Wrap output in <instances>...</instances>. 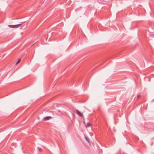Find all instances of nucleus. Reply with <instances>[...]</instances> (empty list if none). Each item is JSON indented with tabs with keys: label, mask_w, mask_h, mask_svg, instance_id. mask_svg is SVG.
<instances>
[{
	"label": "nucleus",
	"mask_w": 154,
	"mask_h": 154,
	"mask_svg": "<svg viewBox=\"0 0 154 154\" xmlns=\"http://www.w3.org/2000/svg\"><path fill=\"white\" fill-rule=\"evenodd\" d=\"M76 113L78 115L83 118L84 117V116L83 114L81 112L79 111L78 110H76Z\"/></svg>",
	"instance_id": "2"
},
{
	"label": "nucleus",
	"mask_w": 154,
	"mask_h": 154,
	"mask_svg": "<svg viewBox=\"0 0 154 154\" xmlns=\"http://www.w3.org/2000/svg\"><path fill=\"white\" fill-rule=\"evenodd\" d=\"M140 97V95H137V98H139Z\"/></svg>",
	"instance_id": "8"
},
{
	"label": "nucleus",
	"mask_w": 154,
	"mask_h": 154,
	"mask_svg": "<svg viewBox=\"0 0 154 154\" xmlns=\"http://www.w3.org/2000/svg\"><path fill=\"white\" fill-rule=\"evenodd\" d=\"M90 125H91V124L89 123H87L86 125V126L87 127H89L90 126Z\"/></svg>",
	"instance_id": "5"
},
{
	"label": "nucleus",
	"mask_w": 154,
	"mask_h": 154,
	"mask_svg": "<svg viewBox=\"0 0 154 154\" xmlns=\"http://www.w3.org/2000/svg\"><path fill=\"white\" fill-rule=\"evenodd\" d=\"M20 61V59H19L18 61L16 63V64L17 65Z\"/></svg>",
	"instance_id": "6"
},
{
	"label": "nucleus",
	"mask_w": 154,
	"mask_h": 154,
	"mask_svg": "<svg viewBox=\"0 0 154 154\" xmlns=\"http://www.w3.org/2000/svg\"><path fill=\"white\" fill-rule=\"evenodd\" d=\"M51 116H46V117H44L43 119L44 120H49L51 119Z\"/></svg>",
	"instance_id": "3"
},
{
	"label": "nucleus",
	"mask_w": 154,
	"mask_h": 154,
	"mask_svg": "<svg viewBox=\"0 0 154 154\" xmlns=\"http://www.w3.org/2000/svg\"><path fill=\"white\" fill-rule=\"evenodd\" d=\"M38 149L40 152H41L42 151V149L41 148L38 147Z\"/></svg>",
	"instance_id": "7"
},
{
	"label": "nucleus",
	"mask_w": 154,
	"mask_h": 154,
	"mask_svg": "<svg viewBox=\"0 0 154 154\" xmlns=\"http://www.w3.org/2000/svg\"><path fill=\"white\" fill-rule=\"evenodd\" d=\"M85 138L86 140L88 142V143H90V142L89 141V138L88 137H87L85 135Z\"/></svg>",
	"instance_id": "4"
},
{
	"label": "nucleus",
	"mask_w": 154,
	"mask_h": 154,
	"mask_svg": "<svg viewBox=\"0 0 154 154\" xmlns=\"http://www.w3.org/2000/svg\"><path fill=\"white\" fill-rule=\"evenodd\" d=\"M22 24V23L19 24L15 25H8V26L12 28H17L20 26Z\"/></svg>",
	"instance_id": "1"
}]
</instances>
